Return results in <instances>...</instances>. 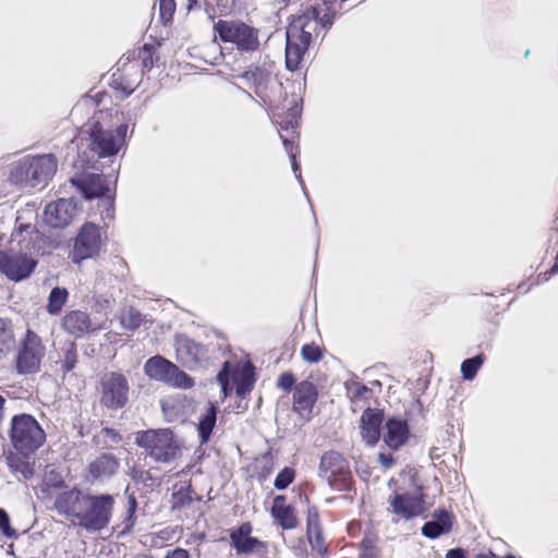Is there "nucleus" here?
Returning a JSON list of instances; mask_svg holds the SVG:
<instances>
[{"label":"nucleus","mask_w":558,"mask_h":558,"mask_svg":"<svg viewBox=\"0 0 558 558\" xmlns=\"http://www.w3.org/2000/svg\"><path fill=\"white\" fill-rule=\"evenodd\" d=\"M333 17L335 14L324 3L310 5L292 17L286 34V64L289 70H295L308 46L325 36Z\"/></svg>","instance_id":"f257e3e1"},{"label":"nucleus","mask_w":558,"mask_h":558,"mask_svg":"<svg viewBox=\"0 0 558 558\" xmlns=\"http://www.w3.org/2000/svg\"><path fill=\"white\" fill-rule=\"evenodd\" d=\"M57 167V159L51 154L28 156L12 166L10 181L21 189H41L54 175Z\"/></svg>","instance_id":"f03ea898"},{"label":"nucleus","mask_w":558,"mask_h":558,"mask_svg":"<svg viewBox=\"0 0 558 558\" xmlns=\"http://www.w3.org/2000/svg\"><path fill=\"white\" fill-rule=\"evenodd\" d=\"M136 444L156 462L168 463L181 457V445L168 428L136 433Z\"/></svg>","instance_id":"7ed1b4c3"},{"label":"nucleus","mask_w":558,"mask_h":558,"mask_svg":"<svg viewBox=\"0 0 558 558\" xmlns=\"http://www.w3.org/2000/svg\"><path fill=\"white\" fill-rule=\"evenodd\" d=\"M128 126L119 125L116 130H102L98 123L93 124L88 131L81 134L80 141H86V147L92 156H87L89 161L97 158L116 155L124 145Z\"/></svg>","instance_id":"20e7f679"},{"label":"nucleus","mask_w":558,"mask_h":558,"mask_svg":"<svg viewBox=\"0 0 558 558\" xmlns=\"http://www.w3.org/2000/svg\"><path fill=\"white\" fill-rule=\"evenodd\" d=\"M10 440L19 452L26 456L45 442L46 434L32 415L20 414L11 420Z\"/></svg>","instance_id":"39448f33"},{"label":"nucleus","mask_w":558,"mask_h":558,"mask_svg":"<svg viewBox=\"0 0 558 558\" xmlns=\"http://www.w3.org/2000/svg\"><path fill=\"white\" fill-rule=\"evenodd\" d=\"M114 498L111 495H85L78 519L81 526L87 531L105 529L112 515Z\"/></svg>","instance_id":"423d86ee"},{"label":"nucleus","mask_w":558,"mask_h":558,"mask_svg":"<svg viewBox=\"0 0 558 558\" xmlns=\"http://www.w3.org/2000/svg\"><path fill=\"white\" fill-rule=\"evenodd\" d=\"M214 33L242 51H254L259 46L258 31L241 21L219 20L214 25Z\"/></svg>","instance_id":"0eeeda50"},{"label":"nucleus","mask_w":558,"mask_h":558,"mask_svg":"<svg viewBox=\"0 0 558 558\" xmlns=\"http://www.w3.org/2000/svg\"><path fill=\"white\" fill-rule=\"evenodd\" d=\"M230 377L236 386V395L241 398L248 395L254 387V368L250 362L239 363L233 367L229 361H226L222 369L217 375V381L221 386L223 398L232 389L229 385Z\"/></svg>","instance_id":"6e6552de"},{"label":"nucleus","mask_w":558,"mask_h":558,"mask_svg":"<svg viewBox=\"0 0 558 558\" xmlns=\"http://www.w3.org/2000/svg\"><path fill=\"white\" fill-rule=\"evenodd\" d=\"M101 244L102 239L99 227L90 222L83 225L75 238L74 247L71 253L73 263L80 264L84 259L97 256Z\"/></svg>","instance_id":"1a4fd4ad"},{"label":"nucleus","mask_w":558,"mask_h":558,"mask_svg":"<svg viewBox=\"0 0 558 558\" xmlns=\"http://www.w3.org/2000/svg\"><path fill=\"white\" fill-rule=\"evenodd\" d=\"M101 403L109 409H121L129 395V383L120 373H107L101 377Z\"/></svg>","instance_id":"9d476101"},{"label":"nucleus","mask_w":558,"mask_h":558,"mask_svg":"<svg viewBox=\"0 0 558 558\" xmlns=\"http://www.w3.org/2000/svg\"><path fill=\"white\" fill-rule=\"evenodd\" d=\"M45 355V347L40 338L27 330L22 349L16 356V369L20 374H32L39 371L40 362Z\"/></svg>","instance_id":"9b49d317"},{"label":"nucleus","mask_w":558,"mask_h":558,"mask_svg":"<svg viewBox=\"0 0 558 558\" xmlns=\"http://www.w3.org/2000/svg\"><path fill=\"white\" fill-rule=\"evenodd\" d=\"M72 185H75L86 199L99 198V203L107 208L108 217H111L110 209L113 199L108 194L109 187L105 184V179L98 174H85L80 178L70 180Z\"/></svg>","instance_id":"f8f14e48"},{"label":"nucleus","mask_w":558,"mask_h":558,"mask_svg":"<svg viewBox=\"0 0 558 558\" xmlns=\"http://www.w3.org/2000/svg\"><path fill=\"white\" fill-rule=\"evenodd\" d=\"M318 474L322 478L332 484L336 478L345 480L350 474L349 463L338 451L329 450L323 453L318 466Z\"/></svg>","instance_id":"ddd939ff"},{"label":"nucleus","mask_w":558,"mask_h":558,"mask_svg":"<svg viewBox=\"0 0 558 558\" xmlns=\"http://www.w3.org/2000/svg\"><path fill=\"white\" fill-rule=\"evenodd\" d=\"M76 214V203L72 198H60L46 206L45 220L52 228H62L68 226Z\"/></svg>","instance_id":"4468645a"},{"label":"nucleus","mask_w":558,"mask_h":558,"mask_svg":"<svg viewBox=\"0 0 558 558\" xmlns=\"http://www.w3.org/2000/svg\"><path fill=\"white\" fill-rule=\"evenodd\" d=\"M175 352L178 359L191 369L207 359L205 347L183 336L175 340Z\"/></svg>","instance_id":"2eb2a0df"},{"label":"nucleus","mask_w":558,"mask_h":558,"mask_svg":"<svg viewBox=\"0 0 558 558\" xmlns=\"http://www.w3.org/2000/svg\"><path fill=\"white\" fill-rule=\"evenodd\" d=\"M35 262L25 255L11 254L0 257V270L10 279L19 281L26 278L33 270Z\"/></svg>","instance_id":"dca6fc26"},{"label":"nucleus","mask_w":558,"mask_h":558,"mask_svg":"<svg viewBox=\"0 0 558 558\" xmlns=\"http://www.w3.org/2000/svg\"><path fill=\"white\" fill-rule=\"evenodd\" d=\"M383 413L367 408L360 420V435L365 445L374 447L380 437Z\"/></svg>","instance_id":"f3484780"},{"label":"nucleus","mask_w":558,"mask_h":558,"mask_svg":"<svg viewBox=\"0 0 558 558\" xmlns=\"http://www.w3.org/2000/svg\"><path fill=\"white\" fill-rule=\"evenodd\" d=\"M316 400L317 390L312 383L302 381L295 387L293 409L302 417H311Z\"/></svg>","instance_id":"a211bd4d"},{"label":"nucleus","mask_w":558,"mask_h":558,"mask_svg":"<svg viewBox=\"0 0 558 558\" xmlns=\"http://www.w3.org/2000/svg\"><path fill=\"white\" fill-rule=\"evenodd\" d=\"M393 512L404 519L417 517L424 512V500L412 494L396 495L390 501Z\"/></svg>","instance_id":"6ab92c4d"},{"label":"nucleus","mask_w":558,"mask_h":558,"mask_svg":"<svg viewBox=\"0 0 558 558\" xmlns=\"http://www.w3.org/2000/svg\"><path fill=\"white\" fill-rule=\"evenodd\" d=\"M84 497L85 495L77 489L63 492L57 497L54 506L59 512L78 520L83 509L82 504Z\"/></svg>","instance_id":"aec40b11"},{"label":"nucleus","mask_w":558,"mask_h":558,"mask_svg":"<svg viewBox=\"0 0 558 558\" xmlns=\"http://www.w3.org/2000/svg\"><path fill=\"white\" fill-rule=\"evenodd\" d=\"M409 428L404 421L399 418H390L385 425L383 439L391 449H398L408 439Z\"/></svg>","instance_id":"412c9836"},{"label":"nucleus","mask_w":558,"mask_h":558,"mask_svg":"<svg viewBox=\"0 0 558 558\" xmlns=\"http://www.w3.org/2000/svg\"><path fill=\"white\" fill-rule=\"evenodd\" d=\"M252 526L250 523H243L239 529L230 534L232 545L238 554H251L260 546V542L251 536Z\"/></svg>","instance_id":"4be33fe9"},{"label":"nucleus","mask_w":558,"mask_h":558,"mask_svg":"<svg viewBox=\"0 0 558 558\" xmlns=\"http://www.w3.org/2000/svg\"><path fill=\"white\" fill-rule=\"evenodd\" d=\"M62 326L66 331L76 337H81L86 332L95 330L88 314L83 311L69 312L63 317Z\"/></svg>","instance_id":"5701e85b"},{"label":"nucleus","mask_w":558,"mask_h":558,"mask_svg":"<svg viewBox=\"0 0 558 558\" xmlns=\"http://www.w3.org/2000/svg\"><path fill=\"white\" fill-rule=\"evenodd\" d=\"M433 520L426 522L422 527V533L428 538H436L441 534H446L451 530L452 515L445 511L435 512Z\"/></svg>","instance_id":"b1692460"},{"label":"nucleus","mask_w":558,"mask_h":558,"mask_svg":"<svg viewBox=\"0 0 558 558\" xmlns=\"http://www.w3.org/2000/svg\"><path fill=\"white\" fill-rule=\"evenodd\" d=\"M271 512L283 529H294L298 525L295 511L291 506L286 505L284 496L275 497Z\"/></svg>","instance_id":"393cba45"},{"label":"nucleus","mask_w":558,"mask_h":558,"mask_svg":"<svg viewBox=\"0 0 558 558\" xmlns=\"http://www.w3.org/2000/svg\"><path fill=\"white\" fill-rule=\"evenodd\" d=\"M173 363L160 355L147 360L144 365L145 374L153 380L166 383Z\"/></svg>","instance_id":"a878e982"},{"label":"nucleus","mask_w":558,"mask_h":558,"mask_svg":"<svg viewBox=\"0 0 558 558\" xmlns=\"http://www.w3.org/2000/svg\"><path fill=\"white\" fill-rule=\"evenodd\" d=\"M118 461L110 454H102L89 465L90 475L94 478L108 477L118 469Z\"/></svg>","instance_id":"bb28decb"},{"label":"nucleus","mask_w":558,"mask_h":558,"mask_svg":"<svg viewBox=\"0 0 558 558\" xmlns=\"http://www.w3.org/2000/svg\"><path fill=\"white\" fill-rule=\"evenodd\" d=\"M165 384L178 389H191L195 385V381L191 376L173 364Z\"/></svg>","instance_id":"cd10ccee"},{"label":"nucleus","mask_w":558,"mask_h":558,"mask_svg":"<svg viewBox=\"0 0 558 558\" xmlns=\"http://www.w3.org/2000/svg\"><path fill=\"white\" fill-rule=\"evenodd\" d=\"M69 293L66 289L56 287L51 290L49 298H48V304H47V311L51 315H57L61 312L63 305L65 304L68 300Z\"/></svg>","instance_id":"c85d7f7f"},{"label":"nucleus","mask_w":558,"mask_h":558,"mask_svg":"<svg viewBox=\"0 0 558 558\" xmlns=\"http://www.w3.org/2000/svg\"><path fill=\"white\" fill-rule=\"evenodd\" d=\"M77 363V353L73 342L66 343L61 351V355L57 361L60 364L61 371L65 374L72 371Z\"/></svg>","instance_id":"c756f323"},{"label":"nucleus","mask_w":558,"mask_h":558,"mask_svg":"<svg viewBox=\"0 0 558 558\" xmlns=\"http://www.w3.org/2000/svg\"><path fill=\"white\" fill-rule=\"evenodd\" d=\"M216 407L210 404L204 416L199 420L198 432L203 442L207 441L209 438L216 424Z\"/></svg>","instance_id":"7c9ffc66"},{"label":"nucleus","mask_w":558,"mask_h":558,"mask_svg":"<svg viewBox=\"0 0 558 558\" xmlns=\"http://www.w3.org/2000/svg\"><path fill=\"white\" fill-rule=\"evenodd\" d=\"M14 343V335L11 324L5 319H0V359L9 351Z\"/></svg>","instance_id":"2f4dec72"},{"label":"nucleus","mask_w":558,"mask_h":558,"mask_svg":"<svg viewBox=\"0 0 558 558\" xmlns=\"http://www.w3.org/2000/svg\"><path fill=\"white\" fill-rule=\"evenodd\" d=\"M7 462L14 474H21V476L17 475V480H27L33 475L31 465L19 457H8Z\"/></svg>","instance_id":"473e14b6"},{"label":"nucleus","mask_w":558,"mask_h":558,"mask_svg":"<svg viewBox=\"0 0 558 558\" xmlns=\"http://www.w3.org/2000/svg\"><path fill=\"white\" fill-rule=\"evenodd\" d=\"M348 395L351 398L353 407H356L357 402L369 399L372 391L365 385L352 383L348 385Z\"/></svg>","instance_id":"72a5a7b5"},{"label":"nucleus","mask_w":558,"mask_h":558,"mask_svg":"<svg viewBox=\"0 0 558 558\" xmlns=\"http://www.w3.org/2000/svg\"><path fill=\"white\" fill-rule=\"evenodd\" d=\"M142 322V315L133 308L124 311L121 315V325L122 328L125 330L137 329L141 326Z\"/></svg>","instance_id":"f704fd0d"},{"label":"nucleus","mask_w":558,"mask_h":558,"mask_svg":"<svg viewBox=\"0 0 558 558\" xmlns=\"http://www.w3.org/2000/svg\"><path fill=\"white\" fill-rule=\"evenodd\" d=\"M483 363L482 355H477L473 359H468L461 364V372L464 379L471 380L475 377L480 366Z\"/></svg>","instance_id":"c9c22d12"},{"label":"nucleus","mask_w":558,"mask_h":558,"mask_svg":"<svg viewBox=\"0 0 558 558\" xmlns=\"http://www.w3.org/2000/svg\"><path fill=\"white\" fill-rule=\"evenodd\" d=\"M295 472L291 468L282 469L275 478L274 486L277 489H284L292 483Z\"/></svg>","instance_id":"e433bc0d"},{"label":"nucleus","mask_w":558,"mask_h":558,"mask_svg":"<svg viewBox=\"0 0 558 558\" xmlns=\"http://www.w3.org/2000/svg\"><path fill=\"white\" fill-rule=\"evenodd\" d=\"M307 538L313 550H316L319 555L326 554L327 547L325 545L322 529L316 530V533H307Z\"/></svg>","instance_id":"4c0bfd02"},{"label":"nucleus","mask_w":558,"mask_h":558,"mask_svg":"<svg viewBox=\"0 0 558 558\" xmlns=\"http://www.w3.org/2000/svg\"><path fill=\"white\" fill-rule=\"evenodd\" d=\"M301 354L302 357L310 363H316L322 357L320 349L315 344L303 345Z\"/></svg>","instance_id":"58836bf2"},{"label":"nucleus","mask_w":558,"mask_h":558,"mask_svg":"<svg viewBox=\"0 0 558 558\" xmlns=\"http://www.w3.org/2000/svg\"><path fill=\"white\" fill-rule=\"evenodd\" d=\"M307 533H316L320 529L318 511L315 507H308L306 520Z\"/></svg>","instance_id":"ea45409f"},{"label":"nucleus","mask_w":558,"mask_h":558,"mask_svg":"<svg viewBox=\"0 0 558 558\" xmlns=\"http://www.w3.org/2000/svg\"><path fill=\"white\" fill-rule=\"evenodd\" d=\"M0 530L2 534L8 538L16 537V532L11 527L10 518L3 509H0Z\"/></svg>","instance_id":"a19ab883"},{"label":"nucleus","mask_w":558,"mask_h":558,"mask_svg":"<svg viewBox=\"0 0 558 558\" xmlns=\"http://www.w3.org/2000/svg\"><path fill=\"white\" fill-rule=\"evenodd\" d=\"M174 9L175 3L173 0H159V11L162 20H171Z\"/></svg>","instance_id":"79ce46f5"},{"label":"nucleus","mask_w":558,"mask_h":558,"mask_svg":"<svg viewBox=\"0 0 558 558\" xmlns=\"http://www.w3.org/2000/svg\"><path fill=\"white\" fill-rule=\"evenodd\" d=\"M294 384V377L290 373H283L280 375L277 386L282 390H289Z\"/></svg>","instance_id":"37998d69"},{"label":"nucleus","mask_w":558,"mask_h":558,"mask_svg":"<svg viewBox=\"0 0 558 558\" xmlns=\"http://www.w3.org/2000/svg\"><path fill=\"white\" fill-rule=\"evenodd\" d=\"M135 509H136V500L134 498V496H130L129 498V512H130V515L128 518V524H126V527H130L134 524V512H135Z\"/></svg>","instance_id":"c03bdc74"},{"label":"nucleus","mask_w":558,"mask_h":558,"mask_svg":"<svg viewBox=\"0 0 558 558\" xmlns=\"http://www.w3.org/2000/svg\"><path fill=\"white\" fill-rule=\"evenodd\" d=\"M378 461L386 469L390 468L393 464L392 456L391 454H386V453H383V452H380L378 454Z\"/></svg>","instance_id":"a18cd8bd"},{"label":"nucleus","mask_w":558,"mask_h":558,"mask_svg":"<svg viewBox=\"0 0 558 558\" xmlns=\"http://www.w3.org/2000/svg\"><path fill=\"white\" fill-rule=\"evenodd\" d=\"M165 558H189V553L185 549L177 548L172 551H169Z\"/></svg>","instance_id":"49530a36"},{"label":"nucleus","mask_w":558,"mask_h":558,"mask_svg":"<svg viewBox=\"0 0 558 558\" xmlns=\"http://www.w3.org/2000/svg\"><path fill=\"white\" fill-rule=\"evenodd\" d=\"M446 558H465V555L461 548H454L447 553Z\"/></svg>","instance_id":"de8ad7c7"},{"label":"nucleus","mask_w":558,"mask_h":558,"mask_svg":"<svg viewBox=\"0 0 558 558\" xmlns=\"http://www.w3.org/2000/svg\"><path fill=\"white\" fill-rule=\"evenodd\" d=\"M104 433H105L106 437L109 438L113 442H118L121 439L119 434L117 432H114L113 429L106 428V429H104Z\"/></svg>","instance_id":"09e8293b"},{"label":"nucleus","mask_w":558,"mask_h":558,"mask_svg":"<svg viewBox=\"0 0 558 558\" xmlns=\"http://www.w3.org/2000/svg\"><path fill=\"white\" fill-rule=\"evenodd\" d=\"M361 558H376L375 549L372 546L368 547L365 545Z\"/></svg>","instance_id":"8fccbe9b"},{"label":"nucleus","mask_w":558,"mask_h":558,"mask_svg":"<svg viewBox=\"0 0 558 558\" xmlns=\"http://www.w3.org/2000/svg\"><path fill=\"white\" fill-rule=\"evenodd\" d=\"M28 228H31V225H24V223H19L15 228V234H22L24 231H26Z\"/></svg>","instance_id":"3c124183"},{"label":"nucleus","mask_w":558,"mask_h":558,"mask_svg":"<svg viewBox=\"0 0 558 558\" xmlns=\"http://www.w3.org/2000/svg\"><path fill=\"white\" fill-rule=\"evenodd\" d=\"M291 157H292V159H295L294 155H292ZM292 167H293V172L296 174V177H298V178H300V175H301V174H300V172H299V166H298V163L295 162V160H293V165H292Z\"/></svg>","instance_id":"603ef678"},{"label":"nucleus","mask_w":558,"mask_h":558,"mask_svg":"<svg viewBox=\"0 0 558 558\" xmlns=\"http://www.w3.org/2000/svg\"><path fill=\"white\" fill-rule=\"evenodd\" d=\"M476 558H496V556L493 553H488V554L478 555V556H476Z\"/></svg>","instance_id":"864d4df0"},{"label":"nucleus","mask_w":558,"mask_h":558,"mask_svg":"<svg viewBox=\"0 0 558 558\" xmlns=\"http://www.w3.org/2000/svg\"><path fill=\"white\" fill-rule=\"evenodd\" d=\"M4 399L0 396V420L2 418V408H3Z\"/></svg>","instance_id":"5fc2aeb1"},{"label":"nucleus","mask_w":558,"mask_h":558,"mask_svg":"<svg viewBox=\"0 0 558 558\" xmlns=\"http://www.w3.org/2000/svg\"><path fill=\"white\" fill-rule=\"evenodd\" d=\"M189 1H190V5H189L190 8L192 7L193 3L196 2V0H189Z\"/></svg>","instance_id":"6e6d98bb"},{"label":"nucleus","mask_w":558,"mask_h":558,"mask_svg":"<svg viewBox=\"0 0 558 558\" xmlns=\"http://www.w3.org/2000/svg\"><path fill=\"white\" fill-rule=\"evenodd\" d=\"M506 558H514V557H513V556H508V557H506Z\"/></svg>","instance_id":"4d7b16f0"}]
</instances>
